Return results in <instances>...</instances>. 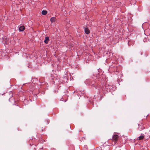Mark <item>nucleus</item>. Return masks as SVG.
Instances as JSON below:
<instances>
[{
	"label": "nucleus",
	"mask_w": 150,
	"mask_h": 150,
	"mask_svg": "<svg viewBox=\"0 0 150 150\" xmlns=\"http://www.w3.org/2000/svg\"><path fill=\"white\" fill-rule=\"evenodd\" d=\"M25 27L23 26H21L19 28V30L20 31H23L25 29Z\"/></svg>",
	"instance_id": "nucleus-3"
},
{
	"label": "nucleus",
	"mask_w": 150,
	"mask_h": 150,
	"mask_svg": "<svg viewBox=\"0 0 150 150\" xmlns=\"http://www.w3.org/2000/svg\"><path fill=\"white\" fill-rule=\"evenodd\" d=\"M49 38L48 37H47L45 38V39L44 41V42L46 43L47 44L48 43V41L49 40Z\"/></svg>",
	"instance_id": "nucleus-4"
},
{
	"label": "nucleus",
	"mask_w": 150,
	"mask_h": 150,
	"mask_svg": "<svg viewBox=\"0 0 150 150\" xmlns=\"http://www.w3.org/2000/svg\"><path fill=\"white\" fill-rule=\"evenodd\" d=\"M47 11L45 10H43L42 12V14L43 15H45L47 14Z\"/></svg>",
	"instance_id": "nucleus-5"
},
{
	"label": "nucleus",
	"mask_w": 150,
	"mask_h": 150,
	"mask_svg": "<svg viewBox=\"0 0 150 150\" xmlns=\"http://www.w3.org/2000/svg\"><path fill=\"white\" fill-rule=\"evenodd\" d=\"M55 19L54 17H52L50 19L52 23L54 21H55Z\"/></svg>",
	"instance_id": "nucleus-7"
},
{
	"label": "nucleus",
	"mask_w": 150,
	"mask_h": 150,
	"mask_svg": "<svg viewBox=\"0 0 150 150\" xmlns=\"http://www.w3.org/2000/svg\"><path fill=\"white\" fill-rule=\"evenodd\" d=\"M118 136L116 134L113 136V140L114 141L115 143H116L118 139Z\"/></svg>",
	"instance_id": "nucleus-1"
},
{
	"label": "nucleus",
	"mask_w": 150,
	"mask_h": 150,
	"mask_svg": "<svg viewBox=\"0 0 150 150\" xmlns=\"http://www.w3.org/2000/svg\"><path fill=\"white\" fill-rule=\"evenodd\" d=\"M144 138V136L143 135H141L138 138V139L139 140H141L143 139Z\"/></svg>",
	"instance_id": "nucleus-6"
},
{
	"label": "nucleus",
	"mask_w": 150,
	"mask_h": 150,
	"mask_svg": "<svg viewBox=\"0 0 150 150\" xmlns=\"http://www.w3.org/2000/svg\"><path fill=\"white\" fill-rule=\"evenodd\" d=\"M85 32L86 34H89L90 33V31L89 29L87 28H84Z\"/></svg>",
	"instance_id": "nucleus-2"
}]
</instances>
